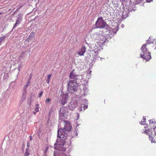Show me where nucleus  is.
Segmentation results:
<instances>
[{"mask_svg":"<svg viewBox=\"0 0 156 156\" xmlns=\"http://www.w3.org/2000/svg\"><path fill=\"white\" fill-rule=\"evenodd\" d=\"M30 144L29 143V142H28L27 143V146L28 147V148L30 147Z\"/></svg>","mask_w":156,"mask_h":156,"instance_id":"33","label":"nucleus"},{"mask_svg":"<svg viewBox=\"0 0 156 156\" xmlns=\"http://www.w3.org/2000/svg\"><path fill=\"white\" fill-rule=\"evenodd\" d=\"M146 119L145 118H144L143 119V121H141L140 122V124L142 125H144L145 124L146 121H145L146 120Z\"/></svg>","mask_w":156,"mask_h":156,"instance_id":"25","label":"nucleus"},{"mask_svg":"<svg viewBox=\"0 0 156 156\" xmlns=\"http://www.w3.org/2000/svg\"><path fill=\"white\" fill-rule=\"evenodd\" d=\"M51 74H49L47 76V79L46 80V82L48 84L49 83L50 79L51 77Z\"/></svg>","mask_w":156,"mask_h":156,"instance_id":"21","label":"nucleus"},{"mask_svg":"<svg viewBox=\"0 0 156 156\" xmlns=\"http://www.w3.org/2000/svg\"><path fill=\"white\" fill-rule=\"evenodd\" d=\"M69 78L71 80L68 82V91L71 93L74 92L77 89L78 84L77 81L83 79L81 75H78L76 73L75 70L73 69L70 72Z\"/></svg>","mask_w":156,"mask_h":156,"instance_id":"1","label":"nucleus"},{"mask_svg":"<svg viewBox=\"0 0 156 156\" xmlns=\"http://www.w3.org/2000/svg\"><path fill=\"white\" fill-rule=\"evenodd\" d=\"M122 3H123L124 2H126L128 0H119Z\"/></svg>","mask_w":156,"mask_h":156,"instance_id":"31","label":"nucleus"},{"mask_svg":"<svg viewBox=\"0 0 156 156\" xmlns=\"http://www.w3.org/2000/svg\"><path fill=\"white\" fill-rule=\"evenodd\" d=\"M5 37H0V44L2 43V42L3 40L5 38Z\"/></svg>","mask_w":156,"mask_h":156,"instance_id":"29","label":"nucleus"},{"mask_svg":"<svg viewBox=\"0 0 156 156\" xmlns=\"http://www.w3.org/2000/svg\"><path fill=\"white\" fill-rule=\"evenodd\" d=\"M51 101V99L49 98H47L45 101V102L46 103H49Z\"/></svg>","mask_w":156,"mask_h":156,"instance_id":"26","label":"nucleus"},{"mask_svg":"<svg viewBox=\"0 0 156 156\" xmlns=\"http://www.w3.org/2000/svg\"><path fill=\"white\" fill-rule=\"evenodd\" d=\"M32 136H30V140H32Z\"/></svg>","mask_w":156,"mask_h":156,"instance_id":"35","label":"nucleus"},{"mask_svg":"<svg viewBox=\"0 0 156 156\" xmlns=\"http://www.w3.org/2000/svg\"><path fill=\"white\" fill-rule=\"evenodd\" d=\"M131 6L130 7L128 6H126L124 8V10L122 12V17L123 19H126L129 15V13L132 11H135L133 9L130 8Z\"/></svg>","mask_w":156,"mask_h":156,"instance_id":"8","label":"nucleus"},{"mask_svg":"<svg viewBox=\"0 0 156 156\" xmlns=\"http://www.w3.org/2000/svg\"><path fill=\"white\" fill-rule=\"evenodd\" d=\"M43 92L42 91L40 92L39 94V97H41L42 95Z\"/></svg>","mask_w":156,"mask_h":156,"instance_id":"30","label":"nucleus"},{"mask_svg":"<svg viewBox=\"0 0 156 156\" xmlns=\"http://www.w3.org/2000/svg\"><path fill=\"white\" fill-rule=\"evenodd\" d=\"M86 49V48L84 46H83L77 52V54L80 55H83L85 52Z\"/></svg>","mask_w":156,"mask_h":156,"instance_id":"14","label":"nucleus"},{"mask_svg":"<svg viewBox=\"0 0 156 156\" xmlns=\"http://www.w3.org/2000/svg\"><path fill=\"white\" fill-rule=\"evenodd\" d=\"M24 55H25V52L24 51L22 52L19 57V58L20 59H21L22 58H23L24 56Z\"/></svg>","mask_w":156,"mask_h":156,"instance_id":"23","label":"nucleus"},{"mask_svg":"<svg viewBox=\"0 0 156 156\" xmlns=\"http://www.w3.org/2000/svg\"><path fill=\"white\" fill-rule=\"evenodd\" d=\"M92 38L95 41V45L98 46H101L107 40V38L105 36L101 35L99 33H94L91 35Z\"/></svg>","mask_w":156,"mask_h":156,"instance_id":"5","label":"nucleus"},{"mask_svg":"<svg viewBox=\"0 0 156 156\" xmlns=\"http://www.w3.org/2000/svg\"><path fill=\"white\" fill-rule=\"evenodd\" d=\"M30 81L29 80L26 83V84L24 86V88H23V91L24 90H26V89L27 88V87H28V86L30 85Z\"/></svg>","mask_w":156,"mask_h":156,"instance_id":"20","label":"nucleus"},{"mask_svg":"<svg viewBox=\"0 0 156 156\" xmlns=\"http://www.w3.org/2000/svg\"><path fill=\"white\" fill-rule=\"evenodd\" d=\"M62 142L61 140L57 139L55 145L56 144L57 147L53 153L54 156H67L64 152L66 150V147L64 146L66 145L67 142L64 141L63 143Z\"/></svg>","mask_w":156,"mask_h":156,"instance_id":"4","label":"nucleus"},{"mask_svg":"<svg viewBox=\"0 0 156 156\" xmlns=\"http://www.w3.org/2000/svg\"><path fill=\"white\" fill-rule=\"evenodd\" d=\"M156 49V47L155 48V49Z\"/></svg>","mask_w":156,"mask_h":156,"instance_id":"41","label":"nucleus"},{"mask_svg":"<svg viewBox=\"0 0 156 156\" xmlns=\"http://www.w3.org/2000/svg\"><path fill=\"white\" fill-rule=\"evenodd\" d=\"M117 31V30H114L113 29H111L108 32L107 34L110 38H111L116 34Z\"/></svg>","mask_w":156,"mask_h":156,"instance_id":"13","label":"nucleus"},{"mask_svg":"<svg viewBox=\"0 0 156 156\" xmlns=\"http://www.w3.org/2000/svg\"><path fill=\"white\" fill-rule=\"evenodd\" d=\"M155 42H156V39L150 37L148 40L147 41L145 44H143L141 48V52L140 53V57L143 58L147 61L151 59V53L147 49L146 46L147 45L149 44Z\"/></svg>","mask_w":156,"mask_h":156,"instance_id":"3","label":"nucleus"},{"mask_svg":"<svg viewBox=\"0 0 156 156\" xmlns=\"http://www.w3.org/2000/svg\"><path fill=\"white\" fill-rule=\"evenodd\" d=\"M31 40L30 39H29V38L28 37L27 38L26 40V41H28V42H29V41L30 40Z\"/></svg>","mask_w":156,"mask_h":156,"instance_id":"32","label":"nucleus"},{"mask_svg":"<svg viewBox=\"0 0 156 156\" xmlns=\"http://www.w3.org/2000/svg\"><path fill=\"white\" fill-rule=\"evenodd\" d=\"M36 112H35V111H33V114H34V115H35V114H36Z\"/></svg>","mask_w":156,"mask_h":156,"instance_id":"37","label":"nucleus"},{"mask_svg":"<svg viewBox=\"0 0 156 156\" xmlns=\"http://www.w3.org/2000/svg\"><path fill=\"white\" fill-rule=\"evenodd\" d=\"M101 48L100 46H98L95 45L94 49L91 52V54H92V56L94 58L96 59L97 57L98 52L100 51Z\"/></svg>","mask_w":156,"mask_h":156,"instance_id":"11","label":"nucleus"},{"mask_svg":"<svg viewBox=\"0 0 156 156\" xmlns=\"http://www.w3.org/2000/svg\"><path fill=\"white\" fill-rule=\"evenodd\" d=\"M31 78V76H30V79Z\"/></svg>","mask_w":156,"mask_h":156,"instance_id":"39","label":"nucleus"},{"mask_svg":"<svg viewBox=\"0 0 156 156\" xmlns=\"http://www.w3.org/2000/svg\"><path fill=\"white\" fill-rule=\"evenodd\" d=\"M152 1V0H146V2H150Z\"/></svg>","mask_w":156,"mask_h":156,"instance_id":"34","label":"nucleus"},{"mask_svg":"<svg viewBox=\"0 0 156 156\" xmlns=\"http://www.w3.org/2000/svg\"><path fill=\"white\" fill-rule=\"evenodd\" d=\"M154 119H153L152 120H149V124H151L153 123L155 121V120H154Z\"/></svg>","mask_w":156,"mask_h":156,"instance_id":"28","label":"nucleus"},{"mask_svg":"<svg viewBox=\"0 0 156 156\" xmlns=\"http://www.w3.org/2000/svg\"><path fill=\"white\" fill-rule=\"evenodd\" d=\"M106 23L103 20L102 17L98 18L95 23V26L97 28H103L105 27Z\"/></svg>","mask_w":156,"mask_h":156,"instance_id":"9","label":"nucleus"},{"mask_svg":"<svg viewBox=\"0 0 156 156\" xmlns=\"http://www.w3.org/2000/svg\"><path fill=\"white\" fill-rule=\"evenodd\" d=\"M83 90L84 91V95L87 94V91H88V89L86 87L83 88Z\"/></svg>","mask_w":156,"mask_h":156,"instance_id":"18","label":"nucleus"},{"mask_svg":"<svg viewBox=\"0 0 156 156\" xmlns=\"http://www.w3.org/2000/svg\"><path fill=\"white\" fill-rule=\"evenodd\" d=\"M68 98V94L67 93L63 92L62 93L60 96V100L61 104L62 105L66 103Z\"/></svg>","mask_w":156,"mask_h":156,"instance_id":"10","label":"nucleus"},{"mask_svg":"<svg viewBox=\"0 0 156 156\" xmlns=\"http://www.w3.org/2000/svg\"><path fill=\"white\" fill-rule=\"evenodd\" d=\"M17 19L16 21V23L14 24L13 29H14L18 25L20 24L22 20V15L21 14H19L17 15Z\"/></svg>","mask_w":156,"mask_h":156,"instance_id":"12","label":"nucleus"},{"mask_svg":"<svg viewBox=\"0 0 156 156\" xmlns=\"http://www.w3.org/2000/svg\"><path fill=\"white\" fill-rule=\"evenodd\" d=\"M30 150L27 148L26 149V152L24 154V156H27L30 154Z\"/></svg>","mask_w":156,"mask_h":156,"instance_id":"17","label":"nucleus"},{"mask_svg":"<svg viewBox=\"0 0 156 156\" xmlns=\"http://www.w3.org/2000/svg\"><path fill=\"white\" fill-rule=\"evenodd\" d=\"M151 135H149V140L151 141V143H155L156 142L155 141V140H154V134H151Z\"/></svg>","mask_w":156,"mask_h":156,"instance_id":"16","label":"nucleus"},{"mask_svg":"<svg viewBox=\"0 0 156 156\" xmlns=\"http://www.w3.org/2000/svg\"><path fill=\"white\" fill-rule=\"evenodd\" d=\"M35 111L36 112H38L39 111V106L38 104L36 105V108H35Z\"/></svg>","mask_w":156,"mask_h":156,"instance_id":"24","label":"nucleus"},{"mask_svg":"<svg viewBox=\"0 0 156 156\" xmlns=\"http://www.w3.org/2000/svg\"><path fill=\"white\" fill-rule=\"evenodd\" d=\"M65 124L63 129L62 128L59 129L58 131L57 139L61 140L62 143H63V141H66L67 142L70 143V138L67 136L66 133V131H70L71 130V126L69 122L65 121Z\"/></svg>","mask_w":156,"mask_h":156,"instance_id":"2","label":"nucleus"},{"mask_svg":"<svg viewBox=\"0 0 156 156\" xmlns=\"http://www.w3.org/2000/svg\"><path fill=\"white\" fill-rule=\"evenodd\" d=\"M26 90H24V91H23L22 93V96L21 98V101L23 102L25 99L26 97Z\"/></svg>","mask_w":156,"mask_h":156,"instance_id":"15","label":"nucleus"},{"mask_svg":"<svg viewBox=\"0 0 156 156\" xmlns=\"http://www.w3.org/2000/svg\"><path fill=\"white\" fill-rule=\"evenodd\" d=\"M145 133H146L147 135H148L149 136V135H151V134H152L151 132L150 131L148 130H146L145 131Z\"/></svg>","mask_w":156,"mask_h":156,"instance_id":"22","label":"nucleus"},{"mask_svg":"<svg viewBox=\"0 0 156 156\" xmlns=\"http://www.w3.org/2000/svg\"><path fill=\"white\" fill-rule=\"evenodd\" d=\"M87 100L86 99H81L79 101H71L69 105L68 106L69 109L71 110H73L75 107L77 106L78 103H80L81 105V108H79V110L80 111H84L87 108V105H84L83 103H87Z\"/></svg>","mask_w":156,"mask_h":156,"instance_id":"6","label":"nucleus"},{"mask_svg":"<svg viewBox=\"0 0 156 156\" xmlns=\"http://www.w3.org/2000/svg\"><path fill=\"white\" fill-rule=\"evenodd\" d=\"M22 6V5L20 6V8H21Z\"/></svg>","mask_w":156,"mask_h":156,"instance_id":"40","label":"nucleus"},{"mask_svg":"<svg viewBox=\"0 0 156 156\" xmlns=\"http://www.w3.org/2000/svg\"><path fill=\"white\" fill-rule=\"evenodd\" d=\"M121 27H122V28H123L124 27V24H122L121 25Z\"/></svg>","mask_w":156,"mask_h":156,"instance_id":"36","label":"nucleus"},{"mask_svg":"<svg viewBox=\"0 0 156 156\" xmlns=\"http://www.w3.org/2000/svg\"><path fill=\"white\" fill-rule=\"evenodd\" d=\"M20 67H19L18 68V70L19 71H20Z\"/></svg>","mask_w":156,"mask_h":156,"instance_id":"38","label":"nucleus"},{"mask_svg":"<svg viewBox=\"0 0 156 156\" xmlns=\"http://www.w3.org/2000/svg\"><path fill=\"white\" fill-rule=\"evenodd\" d=\"M48 148V147H47L46 148L45 150H44V156H47L46 154V152L47 151Z\"/></svg>","mask_w":156,"mask_h":156,"instance_id":"27","label":"nucleus"},{"mask_svg":"<svg viewBox=\"0 0 156 156\" xmlns=\"http://www.w3.org/2000/svg\"><path fill=\"white\" fill-rule=\"evenodd\" d=\"M68 115V109L65 106L62 107L59 111L60 118L62 119H65Z\"/></svg>","mask_w":156,"mask_h":156,"instance_id":"7","label":"nucleus"},{"mask_svg":"<svg viewBox=\"0 0 156 156\" xmlns=\"http://www.w3.org/2000/svg\"><path fill=\"white\" fill-rule=\"evenodd\" d=\"M34 32H32L30 34L28 38L30 40L32 39L34 37Z\"/></svg>","mask_w":156,"mask_h":156,"instance_id":"19","label":"nucleus"}]
</instances>
